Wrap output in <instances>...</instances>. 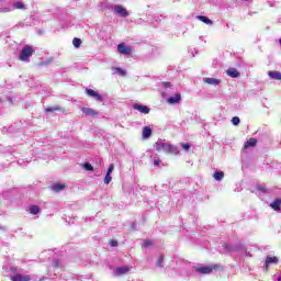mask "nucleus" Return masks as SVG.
Instances as JSON below:
<instances>
[{"label": "nucleus", "instance_id": "1", "mask_svg": "<svg viewBox=\"0 0 281 281\" xmlns=\"http://www.w3.org/2000/svg\"><path fill=\"white\" fill-rule=\"evenodd\" d=\"M155 148L158 153L164 150V153H169L170 155H179V147L171 145L164 139H158L155 144Z\"/></svg>", "mask_w": 281, "mask_h": 281}, {"label": "nucleus", "instance_id": "2", "mask_svg": "<svg viewBox=\"0 0 281 281\" xmlns=\"http://www.w3.org/2000/svg\"><path fill=\"white\" fill-rule=\"evenodd\" d=\"M34 52H36L34 49V46L25 45L20 52L19 60H21L22 63H30V58H32Z\"/></svg>", "mask_w": 281, "mask_h": 281}, {"label": "nucleus", "instance_id": "3", "mask_svg": "<svg viewBox=\"0 0 281 281\" xmlns=\"http://www.w3.org/2000/svg\"><path fill=\"white\" fill-rule=\"evenodd\" d=\"M112 12L116 14L117 16H121L122 19H126V16H130L128 10L124 8L122 4H116L112 8Z\"/></svg>", "mask_w": 281, "mask_h": 281}, {"label": "nucleus", "instance_id": "4", "mask_svg": "<svg viewBox=\"0 0 281 281\" xmlns=\"http://www.w3.org/2000/svg\"><path fill=\"white\" fill-rule=\"evenodd\" d=\"M86 94L88 95V98H93L94 100H97V102L104 101V97H102V94L95 92L93 89L86 88Z\"/></svg>", "mask_w": 281, "mask_h": 281}, {"label": "nucleus", "instance_id": "5", "mask_svg": "<svg viewBox=\"0 0 281 281\" xmlns=\"http://www.w3.org/2000/svg\"><path fill=\"white\" fill-rule=\"evenodd\" d=\"M131 271V268L128 266H122L117 267L113 270V276L115 278H120V276H126Z\"/></svg>", "mask_w": 281, "mask_h": 281}, {"label": "nucleus", "instance_id": "6", "mask_svg": "<svg viewBox=\"0 0 281 281\" xmlns=\"http://www.w3.org/2000/svg\"><path fill=\"white\" fill-rule=\"evenodd\" d=\"M117 52L119 54H123V56H131L133 50L126 44L122 43L117 45Z\"/></svg>", "mask_w": 281, "mask_h": 281}, {"label": "nucleus", "instance_id": "7", "mask_svg": "<svg viewBox=\"0 0 281 281\" xmlns=\"http://www.w3.org/2000/svg\"><path fill=\"white\" fill-rule=\"evenodd\" d=\"M196 273H202L204 276L212 273L214 271V267L212 266H200L195 268Z\"/></svg>", "mask_w": 281, "mask_h": 281}, {"label": "nucleus", "instance_id": "8", "mask_svg": "<svg viewBox=\"0 0 281 281\" xmlns=\"http://www.w3.org/2000/svg\"><path fill=\"white\" fill-rule=\"evenodd\" d=\"M81 111L88 117H98V115H100V112H98V111H95L94 109H91V108H82Z\"/></svg>", "mask_w": 281, "mask_h": 281}, {"label": "nucleus", "instance_id": "9", "mask_svg": "<svg viewBox=\"0 0 281 281\" xmlns=\"http://www.w3.org/2000/svg\"><path fill=\"white\" fill-rule=\"evenodd\" d=\"M133 109L135 111H139V113H144V115H148V113H150V108H148L146 105L138 104V103H135L133 105Z\"/></svg>", "mask_w": 281, "mask_h": 281}, {"label": "nucleus", "instance_id": "10", "mask_svg": "<svg viewBox=\"0 0 281 281\" xmlns=\"http://www.w3.org/2000/svg\"><path fill=\"white\" fill-rule=\"evenodd\" d=\"M12 12V8L8 5V0H0V13Z\"/></svg>", "mask_w": 281, "mask_h": 281}, {"label": "nucleus", "instance_id": "11", "mask_svg": "<svg viewBox=\"0 0 281 281\" xmlns=\"http://www.w3.org/2000/svg\"><path fill=\"white\" fill-rule=\"evenodd\" d=\"M226 74L229 76V78H240V72L236 68H228Z\"/></svg>", "mask_w": 281, "mask_h": 281}, {"label": "nucleus", "instance_id": "12", "mask_svg": "<svg viewBox=\"0 0 281 281\" xmlns=\"http://www.w3.org/2000/svg\"><path fill=\"white\" fill-rule=\"evenodd\" d=\"M268 76H269L270 80H281V72L278 70L268 71Z\"/></svg>", "mask_w": 281, "mask_h": 281}, {"label": "nucleus", "instance_id": "13", "mask_svg": "<svg viewBox=\"0 0 281 281\" xmlns=\"http://www.w3.org/2000/svg\"><path fill=\"white\" fill-rule=\"evenodd\" d=\"M203 82L206 85H212L213 87H218V85H221V80L216 78H204Z\"/></svg>", "mask_w": 281, "mask_h": 281}, {"label": "nucleus", "instance_id": "14", "mask_svg": "<svg viewBox=\"0 0 281 281\" xmlns=\"http://www.w3.org/2000/svg\"><path fill=\"white\" fill-rule=\"evenodd\" d=\"M9 8H11V12L14 10H25V4L23 2H15L13 4H10Z\"/></svg>", "mask_w": 281, "mask_h": 281}, {"label": "nucleus", "instance_id": "15", "mask_svg": "<svg viewBox=\"0 0 281 281\" xmlns=\"http://www.w3.org/2000/svg\"><path fill=\"white\" fill-rule=\"evenodd\" d=\"M12 281H30L32 278L30 276H21V274H15L11 277Z\"/></svg>", "mask_w": 281, "mask_h": 281}, {"label": "nucleus", "instance_id": "16", "mask_svg": "<svg viewBox=\"0 0 281 281\" xmlns=\"http://www.w3.org/2000/svg\"><path fill=\"white\" fill-rule=\"evenodd\" d=\"M167 102L169 104H179V102H181V94H176L175 97H170Z\"/></svg>", "mask_w": 281, "mask_h": 281}, {"label": "nucleus", "instance_id": "17", "mask_svg": "<svg viewBox=\"0 0 281 281\" xmlns=\"http://www.w3.org/2000/svg\"><path fill=\"white\" fill-rule=\"evenodd\" d=\"M150 135H153V130L148 126H145L143 128V139H148V137H150Z\"/></svg>", "mask_w": 281, "mask_h": 281}, {"label": "nucleus", "instance_id": "18", "mask_svg": "<svg viewBox=\"0 0 281 281\" xmlns=\"http://www.w3.org/2000/svg\"><path fill=\"white\" fill-rule=\"evenodd\" d=\"M256 144H258V140L256 138H250L245 143L244 148H254Z\"/></svg>", "mask_w": 281, "mask_h": 281}, {"label": "nucleus", "instance_id": "19", "mask_svg": "<svg viewBox=\"0 0 281 281\" xmlns=\"http://www.w3.org/2000/svg\"><path fill=\"white\" fill-rule=\"evenodd\" d=\"M280 205H281V199H277L270 204V207H272V210H274L276 212H279Z\"/></svg>", "mask_w": 281, "mask_h": 281}, {"label": "nucleus", "instance_id": "20", "mask_svg": "<svg viewBox=\"0 0 281 281\" xmlns=\"http://www.w3.org/2000/svg\"><path fill=\"white\" fill-rule=\"evenodd\" d=\"M269 265H278V257H267L266 258V267H269Z\"/></svg>", "mask_w": 281, "mask_h": 281}, {"label": "nucleus", "instance_id": "21", "mask_svg": "<svg viewBox=\"0 0 281 281\" xmlns=\"http://www.w3.org/2000/svg\"><path fill=\"white\" fill-rule=\"evenodd\" d=\"M213 177H214L215 181H223V178L225 177V172L215 171Z\"/></svg>", "mask_w": 281, "mask_h": 281}, {"label": "nucleus", "instance_id": "22", "mask_svg": "<svg viewBox=\"0 0 281 281\" xmlns=\"http://www.w3.org/2000/svg\"><path fill=\"white\" fill-rule=\"evenodd\" d=\"M199 21H202V23H205L206 25H212V20H210L207 16L204 15H198Z\"/></svg>", "mask_w": 281, "mask_h": 281}, {"label": "nucleus", "instance_id": "23", "mask_svg": "<svg viewBox=\"0 0 281 281\" xmlns=\"http://www.w3.org/2000/svg\"><path fill=\"white\" fill-rule=\"evenodd\" d=\"M65 188V184L63 183H55L52 187V190H54V192H61V190Z\"/></svg>", "mask_w": 281, "mask_h": 281}, {"label": "nucleus", "instance_id": "24", "mask_svg": "<svg viewBox=\"0 0 281 281\" xmlns=\"http://www.w3.org/2000/svg\"><path fill=\"white\" fill-rule=\"evenodd\" d=\"M29 212L31 214L36 215L41 212V207H38V205H31L30 209H29Z\"/></svg>", "mask_w": 281, "mask_h": 281}, {"label": "nucleus", "instance_id": "25", "mask_svg": "<svg viewBox=\"0 0 281 281\" xmlns=\"http://www.w3.org/2000/svg\"><path fill=\"white\" fill-rule=\"evenodd\" d=\"M72 45H74V47H76V48L80 47V45H82V40H80V38H78V37H75V38L72 40Z\"/></svg>", "mask_w": 281, "mask_h": 281}, {"label": "nucleus", "instance_id": "26", "mask_svg": "<svg viewBox=\"0 0 281 281\" xmlns=\"http://www.w3.org/2000/svg\"><path fill=\"white\" fill-rule=\"evenodd\" d=\"M45 111H46V113H54V111H60V106L55 105L52 108H46Z\"/></svg>", "mask_w": 281, "mask_h": 281}, {"label": "nucleus", "instance_id": "27", "mask_svg": "<svg viewBox=\"0 0 281 281\" xmlns=\"http://www.w3.org/2000/svg\"><path fill=\"white\" fill-rule=\"evenodd\" d=\"M114 74H117L119 76H126V70L122 68H114Z\"/></svg>", "mask_w": 281, "mask_h": 281}, {"label": "nucleus", "instance_id": "28", "mask_svg": "<svg viewBox=\"0 0 281 281\" xmlns=\"http://www.w3.org/2000/svg\"><path fill=\"white\" fill-rule=\"evenodd\" d=\"M257 190L259 191V192H262L263 194H268V192H269V189H267L266 187H262V186H257Z\"/></svg>", "mask_w": 281, "mask_h": 281}, {"label": "nucleus", "instance_id": "29", "mask_svg": "<svg viewBox=\"0 0 281 281\" xmlns=\"http://www.w3.org/2000/svg\"><path fill=\"white\" fill-rule=\"evenodd\" d=\"M232 124H233V126H238V124H240V117L234 116L232 119Z\"/></svg>", "mask_w": 281, "mask_h": 281}, {"label": "nucleus", "instance_id": "30", "mask_svg": "<svg viewBox=\"0 0 281 281\" xmlns=\"http://www.w3.org/2000/svg\"><path fill=\"white\" fill-rule=\"evenodd\" d=\"M111 181H113V178L111 177V173H106L105 178H104V183L106 186H109V183H111Z\"/></svg>", "mask_w": 281, "mask_h": 281}, {"label": "nucleus", "instance_id": "31", "mask_svg": "<svg viewBox=\"0 0 281 281\" xmlns=\"http://www.w3.org/2000/svg\"><path fill=\"white\" fill-rule=\"evenodd\" d=\"M156 267H158L159 269H161V267H164V256H160L158 258V261L156 263Z\"/></svg>", "mask_w": 281, "mask_h": 281}, {"label": "nucleus", "instance_id": "32", "mask_svg": "<svg viewBox=\"0 0 281 281\" xmlns=\"http://www.w3.org/2000/svg\"><path fill=\"white\" fill-rule=\"evenodd\" d=\"M83 168H85V170L93 171V166H91V164H89V162L83 164Z\"/></svg>", "mask_w": 281, "mask_h": 281}, {"label": "nucleus", "instance_id": "33", "mask_svg": "<svg viewBox=\"0 0 281 281\" xmlns=\"http://www.w3.org/2000/svg\"><path fill=\"white\" fill-rule=\"evenodd\" d=\"M113 170H115V165L111 164V165L109 166V168H108L106 173H108V175H112Z\"/></svg>", "mask_w": 281, "mask_h": 281}, {"label": "nucleus", "instance_id": "34", "mask_svg": "<svg viewBox=\"0 0 281 281\" xmlns=\"http://www.w3.org/2000/svg\"><path fill=\"white\" fill-rule=\"evenodd\" d=\"M151 245H153V240L147 239V240L144 243L143 247H145V249H148V247H150Z\"/></svg>", "mask_w": 281, "mask_h": 281}, {"label": "nucleus", "instance_id": "35", "mask_svg": "<svg viewBox=\"0 0 281 281\" xmlns=\"http://www.w3.org/2000/svg\"><path fill=\"white\" fill-rule=\"evenodd\" d=\"M53 267H54V269H60V261H58L57 259H55V260L53 261Z\"/></svg>", "mask_w": 281, "mask_h": 281}, {"label": "nucleus", "instance_id": "36", "mask_svg": "<svg viewBox=\"0 0 281 281\" xmlns=\"http://www.w3.org/2000/svg\"><path fill=\"white\" fill-rule=\"evenodd\" d=\"M181 147L183 148V150H188L189 148H191L190 143H182Z\"/></svg>", "mask_w": 281, "mask_h": 281}, {"label": "nucleus", "instance_id": "37", "mask_svg": "<svg viewBox=\"0 0 281 281\" xmlns=\"http://www.w3.org/2000/svg\"><path fill=\"white\" fill-rule=\"evenodd\" d=\"M238 249H240V246H234L228 248V251H238Z\"/></svg>", "mask_w": 281, "mask_h": 281}, {"label": "nucleus", "instance_id": "38", "mask_svg": "<svg viewBox=\"0 0 281 281\" xmlns=\"http://www.w3.org/2000/svg\"><path fill=\"white\" fill-rule=\"evenodd\" d=\"M161 164V160L159 158H154V166H159Z\"/></svg>", "mask_w": 281, "mask_h": 281}, {"label": "nucleus", "instance_id": "39", "mask_svg": "<svg viewBox=\"0 0 281 281\" xmlns=\"http://www.w3.org/2000/svg\"><path fill=\"white\" fill-rule=\"evenodd\" d=\"M110 245H111V247H117V241L116 240H111Z\"/></svg>", "mask_w": 281, "mask_h": 281}, {"label": "nucleus", "instance_id": "40", "mask_svg": "<svg viewBox=\"0 0 281 281\" xmlns=\"http://www.w3.org/2000/svg\"><path fill=\"white\" fill-rule=\"evenodd\" d=\"M162 86L165 87V89L170 88V82H164Z\"/></svg>", "mask_w": 281, "mask_h": 281}, {"label": "nucleus", "instance_id": "41", "mask_svg": "<svg viewBox=\"0 0 281 281\" xmlns=\"http://www.w3.org/2000/svg\"><path fill=\"white\" fill-rule=\"evenodd\" d=\"M8 228L5 226H0L1 232H5Z\"/></svg>", "mask_w": 281, "mask_h": 281}, {"label": "nucleus", "instance_id": "42", "mask_svg": "<svg viewBox=\"0 0 281 281\" xmlns=\"http://www.w3.org/2000/svg\"><path fill=\"white\" fill-rule=\"evenodd\" d=\"M15 27H23V25L22 24H16V26Z\"/></svg>", "mask_w": 281, "mask_h": 281}, {"label": "nucleus", "instance_id": "43", "mask_svg": "<svg viewBox=\"0 0 281 281\" xmlns=\"http://www.w3.org/2000/svg\"><path fill=\"white\" fill-rule=\"evenodd\" d=\"M278 281H281V273L279 274Z\"/></svg>", "mask_w": 281, "mask_h": 281}, {"label": "nucleus", "instance_id": "44", "mask_svg": "<svg viewBox=\"0 0 281 281\" xmlns=\"http://www.w3.org/2000/svg\"><path fill=\"white\" fill-rule=\"evenodd\" d=\"M244 1H249V0H244Z\"/></svg>", "mask_w": 281, "mask_h": 281}]
</instances>
